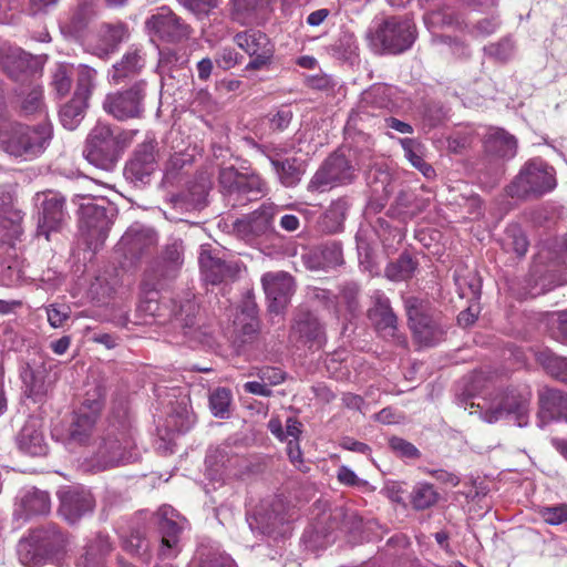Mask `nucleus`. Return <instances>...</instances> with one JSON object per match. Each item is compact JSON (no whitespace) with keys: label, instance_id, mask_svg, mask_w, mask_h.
Instances as JSON below:
<instances>
[{"label":"nucleus","instance_id":"obj_59","mask_svg":"<svg viewBox=\"0 0 567 567\" xmlns=\"http://www.w3.org/2000/svg\"><path fill=\"white\" fill-rule=\"evenodd\" d=\"M177 2L198 19H203L217 8L219 0H177Z\"/></svg>","mask_w":567,"mask_h":567},{"label":"nucleus","instance_id":"obj_42","mask_svg":"<svg viewBox=\"0 0 567 567\" xmlns=\"http://www.w3.org/2000/svg\"><path fill=\"white\" fill-rule=\"evenodd\" d=\"M416 267L417 261L409 254L403 252L398 259L386 265L384 276L391 281H404L414 275Z\"/></svg>","mask_w":567,"mask_h":567},{"label":"nucleus","instance_id":"obj_3","mask_svg":"<svg viewBox=\"0 0 567 567\" xmlns=\"http://www.w3.org/2000/svg\"><path fill=\"white\" fill-rule=\"evenodd\" d=\"M567 284V236L544 246L538 255L530 278L528 295L536 297Z\"/></svg>","mask_w":567,"mask_h":567},{"label":"nucleus","instance_id":"obj_31","mask_svg":"<svg viewBox=\"0 0 567 567\" xmlns=\"http://www.w3.org/2000/svg\"><path fill=\"white\" fill-rule=\"evenodd\" d=\"M0 64L3 71L14 81L24 79L31 66V58L18 47L0 48Z\"/></svg>","mask_w":567,"mask_h":567},{"label":"nucleus","instance_id":"obj_8","mask_svg":"<svg viewBox=\"0 0 567 567\" xmlns=\"http://www.w3.org/2000/svg\"><path fill=\"white\" fill-rule=\"evenodd\" d=\"M219 185L233 207L246 206L267 194V184L258 175H246L234 167L219 172Z\"/></svg>","mask_w":567,"mask_h":567},{"label":"nucleus","instance_id":"obj_23","mask_svg":"<svg viewBox=\"0 0 567 567\" xmlns=\"http://www.w3.org/2000/svg\"><path fill=\"white\" fill-rule=\"evenodd\" d=\"M324 332L319 319L308 309L299 308L293 317L289 338L297 342L321 343Z\"/></svg>","mask_w":567,"mask_h":567},{"label":"nucleus","instance_id":"obj_45","mask_svg":"<svg viewBox=\"0 0 567 567\" xmlns=\"http://www.w3.org/2000/svg\"><path fill=\"white\" fill-rule=\"evenodd\" d=\"M96 16V0H76L69 27L74 32L84 30Z\"/></svg>","mask_w":567,"mask_h":567},{"label":"nucleus","instance_id":"obj_54","mask_svg":"<svg viewBox=\"0 0 567 567\" xmlns=\"http://www.w3.org/2000/svg\"><path fill=\"white\" fill-rule=\"evenodd\" d=\"M106 396V391L101 384H95L87 390L79 412H86L89 415L97 419Z\"/></svg>","mask_w":567,"mask_h":567},{"label":"nucleus","instance_id":"obj_32","mask_svg":"<svg viewBox=\"0 0 567 567\" xmlns=\"http://www.w3.org/2000/svg\"><path fill=\"white\" fill-rule=\"evenodd\" d=\"M128 35V28L123 22L103 23L99 30V44L95 48V54L100 58H107Z\"/></svg>","mask_w":567,"mask_h":567},{"label":"nucleus","instance_id":"obj_13","mask_svg":"<svg viewBox=\"0 0 567 567\" xmlns=\"http://www.w3.org/2000/svg\"><path fill=\"white\" fill-rule=\"evenodd\" d=\"M38 208V234L49 239L52 231L60 230L68 219L65 198L52 190L37 193L33 197Z\"/></svg>","mask_w":567,"mask_h":567},{"label":"nucleus","instance_id":"obj_62","mask_svg":"<svg viewBox=\"0 0 567 567\" xmlns=\"http://www.w3.org/2000/svg\"><path fill=\"white\" fill-rule=\"evenodd\" d=\"M255 520L258 524V527L261 529V533L267 535H274L277 528L284 524V516L278 513L275 514H266L262 512H258L255 516Z\"/></svg>","mask_w":567,"mask_h":567},{"label":"nucleus","instance_id":"obj_17","mask_svg":"<svg viewBox=\"0 0 567 567\" xmlns=\"http://www.w3.org/2000/svg\"><path fill=\"white\" fill-rule=\"evenodd\" d=\"M277 206L272 203L262 204L257 210L234 223V231L246 241L268 236L274 233V217Z\"/></svg>","mask_w":567,"mask_h":567},{"label":"nucleus","instance_id":"obj_22","mask_svg":"<svg viewBox=\"0 0 567 567\" xmlns=\"http://www.w3.org/2000/svg\"><path fill=\"white\" fill-rule=\"evenodd\" d=\"M156 146L155 140H147L140 144L125 166V174L141 182L150 176L157 167Z\"/></svg>","mask_w":567,"mask_h":567},{"label":"nucleus","instance_id":"obj_24","mask_svg":"<svg viewBox=\"0 0 567 567\" xmlns=\"http://www.w3.org/2000/svg\"><path fill=\"white\" fill-rule=\"evenodd\" d=\"M199 266L204 280L212 285L231 281L239 272L236 264L227 262L208 250L200 252Z\"/></svg>","mask_w":567,"mask_h":567},{"label":"nucleus","instance_id":"obj_39","mask_svg":"<svg viewBox=\"0 0 567 567\" xmlns=\"http://www.w3.org/2000/svg\"><path fill=\"white\" fill-rule=\"evenodd\" d=\"M272 2L274 0H230L231 17L241 24H248L267 11Z\"/></svg>","mask_w":567,"mask_h":567},{"label":"nucleus","instance_id":"obj_46","mask_svg":"<svg viewBox=\"0 0 567 567\" xmlns=\"http://www.w3.org/2000/svg\"><path fill=\"white\" fill-rule=\"evenodd\" d=\"M87 102L73 96L71 101L65 103L59 113L61 124L70 131L75 130L84 117Z\"/></svg>","mask_w":567,"mask_h":567},{"label":"nucleus","instance_id":"obj_7","mask_svg":"<svg viewBox=\"0 0 567 567\" xmlns=\"http://www.w3.org/2000/svg\"><path fill=\"white\" fill-rule=\"evenodd\" d=\"M83 155L90 164L100 169L111 172L115 168L121 155V144L111 125L97 123L91 130Z\"/></svg>","mask_w":567,"mask_h":567},{"label":"nucleus","instance_id":"obj_12","mask_svg":"<svg viewBox=\"0 0 567 567\" xmlns=\"http://www.w3.org/2000/svg\"><path fill=\"white\" fill-rule=\"evenodd\" d=\"M146 82L140 80L128 89L105 96L103 109L116 120L138 118L144 113Z\"/></svg>","mask_w":567,"mask_h":567},{"label":"nucleus","instance_id":"obj_9","mask_svg":"<svg viewBox=\"0 0 567 567\" xmlns=\"http://www.w3.org/2000/svg\"><path fill=\"white\" fill-rule=\"evenodd\" d=\"M371 42L389 53L408 50L415 40V27L409 19L391 17L370 32Z\"/></svg>","mask_w":567,"mask_h":567},{"label":"nucleus","instance_id":"obj_53","mask_svg":"<svg viewBox=\"0 0 567 567\" xmlns=\"http://www.w3.org/2000/svg\"><path fill=\"white\" fill-rule=\"evenodd\" d=\"M9 220L11 235L18 233V221L22 220V213L14 207L13 198L9 193L0 194V226Z\"/></svg>","mask_w":567,"mask_h":567},{"label":"nucleus","instance_id":"obj_56","mask_svg":"<svg viewBox=\"0 0 567 567\" xmlns=\"http://www.w3.org/2000/svg\"><path fill=\"white\" fill-rule=\"evenodd\" d=\"M113 549L110 538L104 535H97L86 548V560L97 564L103 557L109 555Z\"/></svg>","mask_w":567,"mask_h":567},{"label":"nucleus","instance_id":"obj_27","mask_svg":"<svg viewBox=\"0 0 567 567\" xmlns=\"http://www.w3.org/2000/svg\"><path fill=\"white\" fill-rule=\"evenodd\" d=\"M373 299L374 305L369 310L371 321L382 337L394 338L396 333L398 319L391 308L389 298L383 293L377 292Z\"/></svg>","mask_w":567,"mask_h":567},{"label":"nucleus","instance_id":"obj_40","mask_svg":"<svg viewBox=\"0 0 567 567\" xmlns=\"http://www.w3.org/2000/svg\"><path fill=\"white\" fill-rule=\"evenodd\" d=\"M184 247L181 240H173L165 246L163 251V265L154 269L158 278H173L183 265Z\"/></svg>","mask_w":567,"mask_h":567},{"label":"nucleus","instance_id":"obj_28","mask_svg":"<svg viewBox=\"0 0 567 567\" xmlns=\"http://www.w3.org/2000/svg\"><path fill=\"white\" fill-rule=\"evenodd\" d=\"M145 66V56L141 49L130 48L117 61L113 64L110 71V79L115 84H121L130 79L137 76Z\"/></svg>","mask_w":567,"mask_h":567},{"label":"nucleus","instance_id":"obj_44","mask_svg":"<svg viewBox=\"0 0 567 567\" xmlns=\"http://www.w3.org/2000/svg\"><path fill=\"white\" fill-rule=\"evenodd\" d=\"M537 362L555 379L567 383V358L545 349L536 354Z\"/></svg>","mask_w":567,"mask_h":567},{"label":"nucleus","instance_id":"obj_48","mask_svg":"<svg viewBox=\"0 0 567 567\" xmlns=\"http://www.w3.org/2000/svg\"><path fill=\"white\" fill-rule=\"evenodd\" d=\"M75 68L69 63H59L52 72L51 85L59 97L65 96L72 87Z\"/></svg>","mask_w":567,"mask_h":567},{"label":"nucleus","instance_id":"obj_29","mask_svg":"<svg viewBox=\"0 0 567 567\" xmlns=\"http://www.w3.org/2000/svg\"><path fill=\"white\" fill-rule=\"evenodd\" d=\"M17 443L21 451L32 456L47 454L48 445L41 430V422L35 417L29 419L17 435Z\"/></svg>","mask_w":567,"mask_h":567},{"label":"nucleus","instance_id":"obj_15","mask_svg":"<svg viewBox=\"0 0 567 567\" xmlns=\"http://www.w3.org/2000/svg\"><path fill=\"white\" fill-rule=\"evenodd\" d=\"M354 167L342 154H332L309 182V190H324L338 184L350 183L354 178Z\"/></svg>","mask_w":567,"mask_h":567},{"label":"nucleus","instance_id":"obj_36","mask_svg":"<svg viewBox=\"0 0 567 567\" xmlns=\"http://www.w3.org/2000/svg\"><path fill=\"white\" fill-rule=\"evenodd\" d=\"M399 142L404 151V157L414 168L427 179H432L436 176L435 169L424 159L426 147L422 142L409 137L400 138Z\"/></svg>","mask_w":567,"mask_h":567},{"label":"nucleus","instance_id":"obj_30","mask_svg":"<svg viewBox=\"0 0 567 567\" xmlns=\"http://www.w3.org/2000/svg\"><path fill=\"white\" fill-rule=\"evenodd\" d=\"M389 89L385 85H374L369 90L364 91L361 95L360 103L355 110H353L349 116V123L357 126L360 122H363L370 115L369 109H382L389 103Z\"/></svg>","mask_w":567,"mask_h":567},{"label":"nucleus","instance_id":"obj_2","mask_svg":"<svg viewBox=\"0 0 567 567\" xmlns=\"http://www.w3.org/2000/svg\"><path fill=\"white\" fill-rule=\"evenodd\" d=\"M70 540L55 524H45L30 532L18 543L19 561L25 567H42L48 561L62 557Z\"/></svg>","mask_w":567,"mask_h":567},{"label":"nucleus","instance_id":"obj_60","mask_svg":"<svg viewBox=\"0 0 567 567\" xmlns=\"http://www.w3.org/2000/svg\"><path fill=\"white\" fill-rule=\"evenodd\" d=\"M333 518L340 520L341 528L348 533H357L362 526V518L354 511L337 508Z\"/></svg>","mask_w":567,"mask_h":567},{"label":"nucleus","instance_id":"obj_14","mask_svg":"<svg viewBox=\"0 0 567 567\" xmlns=\"http://www.w3.org/2000/svg\"><path fill=\"white\" fill-rule=\"evenodd\" d=\"M234 41L250 56L246 70H262L271 64L275 48L264 32L258 30L240 32L235 35Z\"/></svg>","mask_w":567,"mask_h":567},{"label":"nucleus","instance_id":"obj_33","mask_svg":"<svg viewBox=\"0 0 567 567\" xmlns=\"http://www.w3.org/2000/svg\"><path fill=\"white\" fill-rule=\"evenodd\" d=\"M269 162L279 183L285 187L297 186L306 172L303 162L296 157L277 158L275 153H270Z\"/></svg>","mask_w":567,"mask_h":567},{"label":"nucleus","instance_id":"obj_34","mask_svg":"<svg viewBox=\"0 0 567 567\" xmlns=\"http://www.w3.org/2000/svg\"><path fill=\"white\" fill-rule=\"evenodd\" d=\"M20 377L24 385V392L29 398L38 400L47 393L49 389L48 371L43 363H27L22 368Z\"/></svg>","mask_w":567,"mask_h":567},{"label":"nucleus","instance_id":"obj_52","mask_svg":"<svg viewBox=\"0 0 567 567\" xmlns=\"http://www.w3.org/2000/svg\"><path fill=\"white\" fill-rule=\"evenodd\" d=\"M358 293L359 287L355 284L344 285L336 300V315L342 313V307L349 315H354L359 309Z\"/></svg>","mask_w":567,"mask_h":567},{"label":"nucleus","instance_id":"obj_51","mask_svg":"<svg viewBox=\"0 0 567 567\" xmlns=\"http://www.w3.org/2000/svg\"><path fill=\"white\" fill-rule=\"evenodd\" d=\"M21 111L25 115L40 113L44 109L43 89L40 84L31 83L25 90L20 93Z\"/></svg>","mask_w":567,"mask_h":567},{"label":"nucleus","instance_id":"obj_4","mask_svg":"<svg viewBox=\"0 0 567 567\" xmlns=\"http://www.w3.org/2000/svg\"><path fill=\"white\" fill-rule=\"evenodd\" d=\"M52 137L49 122L33 126L17 123L0 135V146L11 156L31 161L44 153Z\"/></svg>","mask_w":567,"mask_h":567},{"label":"nucleus","instance_id":"obj_20","mask_svg":"<svg viewBox=\"0 0 567 567\" xmlns=\"http://www.w3.org/2000/svg\"><path fill=\"white\" fill-rule=\"evenodd\" d=\"M265 293L270 301L269 309L279 312L295 292L293 278L287 272H267L261 278Z\"/></svg>","mask_w":567,"mask_h":567},{"label":"nucleus","instance_id":"obj_11","mask_svg":"<svg viewBox=\"0 0 567 567\" xmlns=\"http://www.w3.org/2000/svg\"><path fill=\"white\" fill-rule=\"evenodd\" d=\"M137 460L134 442L124 432L107 433L102 437L94 453V465L99 470H106L117 465L132 463Z\"/></svg>","mask_w":567,"mask_h":567},{"label":"nucleus","instance_id":"obj_25","mask_svg":"<svg viewBox=\"0 0 567 567\" xmlns=\"http://www.w3.org/2000/svg\"><path fill=\"white\" fill-rule=\"evenodd\" d=\"M198 311V306L194 301L186 300L179 305L178 309L174 310V321L183 329L184 336L190 342L209 343L210 332L200 326H196Z\"/></svg>","mask_w":567,"mask_h":567},{"label":"nucleus","instance_id":"obj_21","mask_svg":"<svg viewBox=\"0 0 567 567\" xmlns=\"http://www.w3.org/2000/svg\"><path fill=\"white\" fill-rule=\"evenodd\" d=\"M94 508V499L90 492L70 488L60 493L59 513L70 524L80 520Z\"/></svg>","mask_w":567,"mask_h":567},{"label":"nucleus","instance_id":"obj_5","mask_svg":"<svg viewBox=\"0 0 567 567\" xmlns=\"http://www.w3.org/2000/svg\"><path fill=\"white\" fill-rule=\"evenodd\" d=\"M83 199L85 202L80 204V236L89 249L96 251L107 238L115 209L104 198Z\"/></svg>","mask_w":567,"mask_h":567},{"label":"nucleus","instance_id":"obj_37","mask_svg":"<svg viewBox=\"0 0 567 567\" xmlns=\"http://www.w3.org/2000/svg\"><path fill=\"white\" fill-rule=\"evenodd\" d=\"M484 146L488 154L506 159L513 158L517 152L516 138L501 128L488 133Z\"/></svg>","mask_w":567,"mask_h":567},{"label":"nucleus","instance_id":"obj_6","mask_svg":"<svg viewBox=\"0 0 567 567\" xmlns=\"http://www.w3.org/2000/svg\"><path fill=\"white\" fill-rule=\"evenodd\" d=\"M555 169L540 158L528 161L507 186L513 198L536 199L556 187Z\"/></svg>","mask_w":567,"mask_h":567},{"label":"nucleus","instance_id":"obj_64","mask_svg":"<svg viewBox=\"0 0 567 567\" xmlns=\"http://www.w3.org/2000/svg\"><path fill=\"white\" fill-rule=\"evenodd\" d=\"M367 181L374 193H389L388 186L390 185V174L388 172L380 168L370 169L367 175Z\"/></svg>","mask_w":567,"mask_h":567},{"label":"nucleus","instance_id":"obj_43","mask_svg":"<svg viewBox=\"0 0 567 567\" xmlns=\"http://www.w3.org/2000/svg\"><path fill=\"white\" fill-rule=\"evenodd\" d=\"M440 499V494L427 482L416 483L410 493V503L415 511H424L433 507Z\"/></svg>","mask_w":567,"mask_h":567},{"label":"nucleus","instance_id":"obj_55","mask_svg":"<svg viewBox=\"0 0 567 567\" xmlns=\"http://www.w3.org/2000/svg\"><path fill=\"white\" fill-rule=\"evenodd\" d=\"M231 391L227 388H217L209 394V408L214 416L225 419L229 414Z\"/></svg>","mask_w":567,"mask_h":567},{"label":"nucleus","instance_id":"obj_41","mask_svg":"<svg viewBox=\"0 0 567 567\" xmlns=\"http://www.w3.org/2000/svg\"><path fill=\"white\" fill-rule=\"evenodd\" d=\"M96 419L86 412H78L69 430L68 444H85L93 431Z\"/></svg>","mask_w":567,"mask_h":567},{"label":"nucleus","instance_id":"obj_61","mask_svg":"<svg viewBox=\"0 0 567 567\" xmlns=\"http://www.w3.org/2000/svg\"><path fill=\"white\" fill-rule=\"evenodd\" d=\"M543 520L549 525H559L567 522V505L544 506L539 509Z\"/></svg>","mask_w":567,"mask_h":567},{"label":"nucleus","instance_id":"obj_63","mask_svg":"<svg viewBox=\"0 0 567 567\" xmlns=\"http://www.w3.org/2000/svg\"><path fill=\"white\" fill-rule=\"evenodd\" d=\"M48 321L52 328H60L71 316V309L66 305H50L47 307Z\"/></svg>","mask_w":567,"mask_h":567},{"label":"nucleus","instance_id":"obj_47","mask_svg":"<svg viewBox=\"0 0 567 567\" xmlns=\"http://www.w3.org/2000/svg\"><path fill=\"white\" fill-rule=\"evenodd\" d=\"M528 245L527 237L519 226L511 225L506 228L502 238V247L506 252L523 257L528 249Z\"/></svg>","mask_w":567,"mask_h":567},{"label":"nucleus","instance_id":"obj_10","mask_svg":"<svg viewBox=\"0 0 567 567\" xmlns=\"http://www.w3.org/2000/svg\"><path fill=\"white\" fill-rule=\"evenodd\" d=\"M145 30L152 40L179 43L192 34V27L169 7H159L145 20Z\"/></svg>","mask_w":567,"mask_h":567},{"label":"nucleus","instance_id":"obj_35","mask_svg":"<svg viewBox=\"0 0 567 567\" xmlns=\"http://www.w3.org/2000/svg\"><path fill=\"white\" fill-rule=\"evenodd\" d=\"M17 512L21 515H44L50 512L51 502L47 492L31 487L20 492L17 497Z\"/></svg>","mask_w":567,"mask_h":567},{"label":"nucleus","instance_id":"obj_16","mask_svg":"<svg viewBox=\"0 0 567 567\" xmlns=\"http://www.w3.org/2000/svg\"><path fill=\"white\" fill-rule=\"evenodd\" d=\"M405 309L410 327L420 343L433 346L442 339L443 327L424 311L422 302L416 298H408Z\"/></svg>","mask_w":567,"mask_h":567},{"label":"nucleus","instance_id":"obj_57","mask_svg":"<svg viewBox=\"0 0 567 567\" xmlns=\"http://www.w3.org/2000/svg\"><path fill=\"white\" fill-rule=\"evenodd\" d=\"M293 113L289 107H281L275 113H269L265 120L271 133L284 132L290 124Z\"/></svg>","mask_w":567,"mask_h":567},{"label":"nucleus","instance_id":"obj_26","mask_svg":"<svg viewBox=\"0 0 567 567\" xmlns=\"http://www.w3.org/2000/svg\"><path fill=\"white\" fill-rule=\"evenodd\" d=\"M538 417L542 425L550 421L567 422V395L556 389L545 388L538 394Z\"/></svg>","mask_w":567,"mask_h":567},{"label":"nucleus","instance_id":"obj_50","mask_svg":"<svg viewBox=\"0 0 567 567\" xmlns=\"http://www.w3.org/2000/svg\"><path fill=\"white\" fill-rule=\"evenodd\" d=\"M349 205L346 199L332 202L322 217V227L328 233H337L341 229Z\"/></svg>","mask_w":567,"mask_h":567},{"label":"nucleus","instance_id":"obj_38","mask_svg":"<svg viewBox=\"0 0 567 567\" xmlns=\"http://www.w3.org/2000/svg\"><path fill=\"white\" fill-rule=\"evenodd\" d=\"M424 23L432 32L441 28H451L463 32L467 24L461 19L453 8L443 7L429 11L424 16Z\"/></svg>","mask_w":567,"mask_h":567},{"label":"nucleus","instance_id":"obj_49","mask_svg":"<svg viewBox=\"0 0 567 567\" xmlns=\"http://www.w3.org/2000/svg\"><path fill=\"white\" fill-rule=\"evenodd\" d=\"M74 75H76L74 96L87 102L96 84V71L89 65L80 64L75 68Z\"/></svg>","mask_w":567,"mask_h":567},{"label":"nucleus","instance_id":"obj_1","mask_svg":"<svg viewBox=\"0 0 567 567\" xmlns=\"http://www.w3.org/2000/svg\"><path fill=\"white\" fill-rule=\"evenodd\" d=\"M457 400L460 404H464V410L478 415L486 423L492 424L514 415L518 426L528 424L532 391L527 386L507 389L491 393L488 396H476L472 389H466L463 394L457 395Z\"/></svg>","mask_w":567,"mask_h":567},{"label":"nucleus","instance_id":"obj_18","mask_svg":"<svg viewBox=\"0 0 567 567\" xmlns=\"http://www.w3.org/2000/svg\"><path fill=\"white\" fill-rule=\"evenodd\" d=\"M158 530L162 536L159 556L162 558H172L179 551V534L183 526L178 522V513L168 505L162 506L157 511Z\"/></svg>","mask_w":567,"mask_h":567},{"label":"nucleus","instance_id":"obj_58","mask_svg":"<svg viewBox=\"0 0 567 567\" xmlns=\"http://www.w3.org/2000/svg\"><path fill=\"white\" fill-rule=\"evenodd\" d=\"M484 52L492 59L505 62L509 60L514 53V43L511 39L505 38L496 43L485 45Z\"/></svg>","mask_w":567,"mask_h":567},{"label":"nucleus","instance_id":"obj_19","mask_svg":"<svg viewBox=\"0 0 567 567\" xmlns=\"http://www.w3.org/2000/svg\"><path fill=\"white\" fill-rule=\"evenodd\" d=\"M157 234L153 228L134 224L121 237L117 248L130 258H140L157 245Z\"/></svg>","mask_w":567,"mask_h":567}]
</instances>
